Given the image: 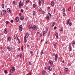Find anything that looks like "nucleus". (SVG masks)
<instances>
[{"label": "nucleus", "mask_w": 75, "mask_h": 75, "mask_svg": "<svg viewBox=\"0 0 75 75\" xmlns=\"http://www.w3.org/2000/svg\"><path fill=\"white\" fill-rule=\"evenodd\" d=\"M17 40H18V41H19V39H18V37H17Z\"/></svg>", "instance_id": "052dcab7"}, {"label": "nucleus", "mask_w": 75, "mask_h": 75, "mask_svg": "<svg viewBox=\"0 0 75 75\" xmlns=\"http://www.w3.org/2000/svg\"><path fill=\"white\" fill-rule=\"evenodd\" d=\"M8 40L9 41H10L11 40V38L10 37H8Z\"/></svg>", "instance_id": "bb28decb"}, {"label": "nucleus", "mask_w": 75, "mask_h": 75, "mask_svg": "<svg viewBox=\"0 0 75 75\" xmlns=\"http://www.w3.org/2000/svg\"><path fill=\"white\" fill-rule=\"evenodd\" d=\"M30 54H33V51H31L30 52Z\"/></svg>", "instance_id": "8fccbe9b"}, {"label": "nucleus", "mask_w": 75, "mask_h": 75, "mask_svg": "<svg viewBox=\"0 0 75 75\" xmlns=\"http://www.w3.org/2000/svg\"><path fill=\"white\" fill-rule=\"evenodd\" d=\"M63 27H62L61 28V29L60 30V31H63Z\"/></svg>", "instance_id": "4c0bfd02"}, {"label": "nucleus", "mask_w": 75, "mask_h": 75, "mask_svg": "<svg viewBox=\"0 0 75 75\" xmlns=\"http://www.w3.org/2000/svg\"><path fill=\"white\" fill-rule=\"evenodd\" d=\"M19 20H20V19L18 17H16L15 18V20L16 22H18V21H19Z\"/></svg>", "instance_id": "9b49d317"}, {"label": "nucleus", "mask_w": 75, "mask_h": 75, "mask_svg": "<svg viewBox=\"0 0 75 75\" xmlns=\"http://www.w3.org/2000/svg\"><path fill=\"white\" fill-rule=\"evenodd\" d=\"M32 29L33 30H37V27L36 26H35V25H34L33 27H32Z\"/></svg>", "instance_id": "39448f33"}, {"label": "nucleus", "mask_w": 75, "mask_h": 75, "mask_svg": "<svg viewBox=\"0 0 75 75\" xmlns=\"http://www.w3.org/2000/svg\"><path fill=\"white\" fill-rule=\"evenodd\" d=\"M69 26H71V25H72V23H71V22H70L69 23Z\"/></svg>", "instance_id": "7c9ffc66"}, {"label": "nucleus", "mask_w": 75, "mask_h": 75, "mask_svg": "<svg viewBox=\"0 0 75 75\" xmlns=\"http://www.w3.org/2000/svg\"><path fill=\"white\" fill-rule=\"evenodd\" d=\"M54 48H56V45L54 44Z\"/></svg>", "instance_id": "37998d69"}, {"label": "nucleus", "mask_w": 75, "mask_h": 75, "mask_svg": "<svg viewBox=\"0 0 75 75\" xmlns=\"http://www.w3.org/2000/svg\"><path fill=\"white\" fill-rule=\"evenodd\" d=\"M57 27L56 26H55V27H54V30H56V29H57Z\"/></svg>", "instance_id": "a18cd8bd"}, {"label": "nucleus", "mask_w": 75, "mask_h": 75, "mask_svg": "<svg viewBox=\"0 0 75 75\" xmlns=\"http://www.w3.org/2000/svg\"><path fill=\"white\" fill-rule=\"evenodd\" d=\"M47 31H48V28H47L46 29V32L47 33Z\"/></svg>", "instance_id": "49530a36"}, {"label": "nucleus", "mask_w": 75, "mask_h": 75, "mask_svg": "<svg viewBox=\"0 0 75 75\" xmlns=\"http://www.w3.org/2000/svg\"><path fill=\"white\" fill-rule=\"evenodd\" d=\"M68 11H70V10H71V6H70L68 9Z\"/></svg>", "instance_id": "ea45409f"}, {"label": "nucleus", "mask_w": 75, "mask_h": 75, "mask_svg": "<svg viewBox=\"0 0 75 75\" xmlns=\"http://www.w3.org/2000/svg\"><path fill=\"white\" fill-rule=\"evenodd\" d=\"M72 45L73 47L74 46V45H75V43H73L72 44Z\"/></svg>", "instance_id": "6e6d98bb"}, {"label": "nucleus", "mask_w": 75, "mask_h": 75, "mask_svg": "<svg viewBox=\"0 0 75 75\" xmlns=\"http://www.w3.org/2000/svg\"><path fill=\"white\" fill-rule=\"evenodd\" d=\"M48 14L50 16V17H51L52 15H51V13H50L48 12Z\"/></svg>", "instance_id": "72a5a7b5"}, {"label": "nucleus", "mask_w": 75, "mask_h": 75, "mask_svg": "<svg viewBox=\"0 0 75 75\" xmlns=\"http://www.w3.org/2000/svg\"><path fill=\"white\" fill-rule=\"evenodd\" d=\"M19 56H20V58H21V56H22V54L21 53H20L19 54Z\"/></svg>", "instance_id": "79ce46f5"}, {"label": "nucleus", "mask_w": 75, "mask_h": 75, "mask_svg": "<svg viewBox=\"0 0 75 75\" xmlns=\"http://www.w3.org/2000/svg\"><path fill=\"white\" fill-rule=\"evenodd\" d=\"M20 19L21 20H24V17L21 16V17Z\"/></svg>", "instance_id": "412c9836"}, {"label": "nucleus", "mask_w": 75, "mask_h": 75, "mask_svg": "<svg viewBox=\"0 0 75 75\" xmlns=\"http://www.w3.org/2000/svg\"><path fill=\"white\" fill-rule=\"evenodd\" d=\"M2 8H4V4H3L2 5Z\"/></svg>", "instance_id": "2f4dec72"}, {"label": "nucleus", "mask_w": 75, "mask_h": 75, "mask_svg": "<svg viewBox=\"0 0 75 75\" xmlns=\"http://www.w3.org/2000/svg\"><path fill=\"white\" fill-rule=\"evenodd\" d=\"M63 14L64 17H65V16H66V15L65 14V13H63Z\"/></svg>", "instance_id": "58836bf2"}, {"label": "nucleus", "mask_w": 75, "mask_h": 75, "mask_svg": "<svg viewBox=\"0 0 75 75\" xmlns=\"http://www.w3.org/2000/svg\"><path fill=\"white\" fill-rule=\"evenodd\" d=\"M39 33H40V31H38V32H37V35H38Z\"/></svg>", "instance_id": "de8ad7c7"}, {"label": "nucleus", "mask_w": 75, "mask_h": 75, "mask_svg": "<svg viewBox=\"0 0 75 75\" xmlns=\"http://www.w3.org/2000/svg\"><path fill=\"white\" fill-rule=\"evenodd\" d=\"M42 34L41 33V34H40V37H42Z\"/></svg>", "instance_id": "4d7b16f0"}, {"label": "nucleus", "mask_w": 75, "mask_h": 75, "mask_svg": "<svg viewBox=\"0 0 75 75\" xmlns=\"http://www.w3.org/2000/svg\"><path fill=\"white\" fill-rule=\"evenodd\" d=\"M46 72V71H45V70H43L42 71V74H43V75H45V74Z\"/></svg>", "instance_id": "2eb2a0df"}, {"label": "nucleus", "mask_w": 75, "mask_h": 75, "mask_svg": "<svg viewBox=\"0 0 75 75\" xmlns=\"http://www.w3.org/2000/svg\"><path fill=\"white\" fill-rule=\"evenodd\" d=\"M15 69H16V68L14 67H13L11 68V69H10V72L11 73H13V71H15Z\"/></svg>", "instance_id": "f257e3e1"}, {"label": "nucleus", "mask_w": 75, "mask_h": 75, "mask_svg": "<svg viewBox=\"0 0 75 75\" xmlns=\"http://www.w3.org/2000/svg\"><path fill=\"white\" fill-rule=\"evenodd\" d=\"M55 35H56V37L57 38H58V34H57V33L56 32H55Z\"/></svg>", "instance_id": "ddd939ff"}, {"label": "nucleus", "mask_w": 75, "mask_h": 75, "mask_svg": "<svg viewBox=\"0 0 75 75\" xmlns=\"http://www.w3.org/2000/svg\"><path fill=\"white\" fill-rule=\"evenodd\" d=\"M19 31L21 32L22 31V30H23V25H21L19 26Z\"/></svg>", "instance_id": "f03ea898"}, {"label": "nucleus", "mask_w": 75, "mask_h": 75, "mask_svg": "<svg viewBox=\"0 0 75 75\" xmlns=\"http://www.w3.org/2000/svg\"><path fill=\"white\" fill-rule=\"evenodd\" d=\"M19 16H21V13H19Z\"/></svg>", "instance_id": "0e129e2a"}, {"label": "nucleus", "mask_w": 75, "mask_h": 75, "mask_svg": "<svg viewBox=\"0 0 75 75\" xmlns=\"http://www.w3.org/2000/svg\"><path fill=\"white\" fill-rule=\"evenodd\" d=\"M4 72L5 74H7V70H4Z\"/></svg>", "instance_id": "a878e982"}, {"label": "nucleus", "mask_w": 75, "mask_h": 75, "mask_svg": "<svg viewBox=\"0 0 75 75\" xmlns=\"http://www.w3.org/2000/svg\"><path fill=\"white\" fill-rule=\"evenodd\" d=\"M21 3V1H20L19 2V8H21V6H23V2Z\"/></svg>", "instance_id": "20e7f679"}, {"label": "nucleus", "mask_w": 75, "mask_h": 75, "mask_svg": "<svg viewBox=\"0 0 75 75\" xmlns=\"http://www.w3.org/2000/svg\"><path fill=\"white\" fill-rule=\"evenodd\" d=\"M55 9H54V13H55Z\"/></svg>", "instance_id": "338daca9"}, {"label": "nucleus", "mask_w": 75, "mask_h": 75, "mask_svg": "<svg viewBox=\"0 0 75 75\" xmlns=\"http://www.w3.org/2000/svg\"><path fill=\"white\" fill-rule=\"evenodd\" d=\"M10 10H11L10 9V8H8L6 10V11L7 12H9V11H10Z\"/></svg>", "instance_id": "aec40b11"}, {"label": "nucleus", "mask_w": 75, "mask_h": 75, "mask_svg": "<svg viewBox=\"0 0 75 75\" xmlns=\"http://www.w3.org/2000/svg\"><path fill=\"white\" fill-rule=\"evenodd\" d=\"M69 50L70 51H71V50H72V47L71 46H70L69 47Z\"/></svg>", "instance_id": "6ab92c4d"}, {"label": "nucleus", "mask_w": 75, "mask_h": 75, "mask_svg": "<svg viewBox=\"0 0 75 75\" xmlns=\"http://www.w3.org/2000/svg\"><path fill=\"white\" fill-rule=\"evenodd\" d=\"M54 58L55 60H57L58 59V55L57 54H56L55 55Z\"/></svg>", "instance_id": "0eeeda50"}, {"label": "nucleus", "mask_w": 75, "mask_h": 75, "mask_svg": "<svg viewBox=\"0 0 75 75\" xmlns=\"http://www.w3.org/2000/svg\"><path fill=\"white\" fill-rule=\"evenodd\" d=\"M45 34V31H44L43 32V36H44V34Z\"/></svg>", "instance_id": "c85d7f7f"}, {"label": "nucleus", "mask_w": 75, "mask_h": 75, "mask_svg": "<svg viewBox=\"0 0 75 75\" xmlns=\"http://www.w3.org/2000/svg\"><path fill=\"white\" fill-rule=\"evenodd\" d=\"M50 32H49V35H48V36L50 37Z\"/></svg>", "instance_id": "3c124183"}, {"label": "nucleus", "mask_w": 75, "mask_h": 75, "mask_svg": "<svg viewBox=\"0 0 75 75\" xmlns=\"http://www.w3.org/2000/svg\"><path fill=\"white\" fill-rule=\"evenodd\" d=\"M47 69H48L49 71H51V70H52V68H51V67H47Z\"/></svg>", "instance_id": "6e6552de"}, {"label": "nucleus", "mask_w": 75, "mask_h": 75, "mask_svg": "<svg viewBox=\"0 0 75 75\" xmlns=\"http://www.w3.org/2000/svg\"><path fill=\"white\" fill-rule=\"evenodd\" d=\"M29 64L30 65H32V64H31V62H29Z\"/></svg>", "instance_id": "13d9d810"}, {"label": "nucleus", "mask_w": 75, "mask_h": 75, "mask_svg": "<svg viewBox=\"0 0 75 75\" xmlns=\"http://www.w3.org/2000/svg\"><path fill=\"white\" fill-rule=\"evenodd\" d=\"M37 55L36 57H37V56H38V51L37 52Z\"/></svg>", "instance_id": "bf43d9fd"}, {"label": "nucleus", "mask_w": 75, "mask_h": 75, "mask_svg": "<svg viewBox=\"0 0 75 75\" xmlns=\"http://www.w3.org/2000/svg\"><path fill=\"white\" fill-rule=\"evenodd\" d=\"M26 38L25 37H24V42H27V39H26Z\"/></svg>", "instance_id": "f3484780"}, {"label": "nucleus", "mask_w": 75, "mask_h": 75, "mask_svg": "<svg viewBox=\"0 0 75 75\" xmlns=\"http://www.w3.org/2000/svg\"><path fill=\"white\" fill-rule=\"evenodd\" d=\"M35 4H33V7H35Z\"/></svg>", "instance_id": "c9c22d12"}, {"label": "nucleus", "mask_w": 75, "mask_h": 75, "mask_svg": "<svg viewBox=\"0 0 75 75\" xmlns=\"http://www.w3.org/2000/svg\"><path fill=\"white\" fill-rule=\"evenodd\" d=\"M49 64H50V65L52 66V65H53V62L51 60H50L49 61Z\"/></svg>", "instance_id": "423d86ee"}, {"label": "nucleus", "mask_w": 75, "mask_h": 75, "mask_svg": "<svg viewBox=\"0 0 75 75\" xmlns=\"http://www.w3.org/2000/svg\"><path fill=\"white\" fill-rule=\"evenodd\" d=\"M29 36V35H28V34L25 33V35L24 37H25V38H28V37Z\"/></svg>", "instance_id": "1a4fd4ad"}, {"label": "nucleus", "mask_w": 75, "mask_h": 75, "mask_svg": "<svg viewBox=\"0 0 75 75\" xmlns=\"http://www.w3.org/2000/svg\"><path fill=\"white\" fill-rule=\"evenodd\" d=\"M4 33L5 34H7V30L6 29V28H5L4 29Z\"/></svg>", "instance_id": "9d476101"}, {"label": "nucleus", "mask_w": 75, "mask_h": 75, "mask_svg": "<svg viewBox=\"0 0 75 75\" xmlns=\"http://www.w3.org/2000/svg\"><path fill=\"white\" fill-rule=\"evenodd\" d=\"M54 4L55 3H54V2L53 1H52L51 2V5H52V6H54Z\"/></svg>", "instance_id": "f8f14e48"}, {"label": "nucleus", "mask_w": 75, "mask_h": 75, "mask_svg": "<svg viewBox=\"0 0 75 75\" xmlns=\"http://www.w3.org/2000/svg\"><path fill=\"white\" fill-rule=\"evenodd\" d=\"M69 47H71V43H70L69 44Z\"/></svg>", "instance_id": "5fc2aeb1"}, {"label": "nucleus", "mask_w": 75, "mask_h": 75, "mask_svg": "<svg viewBox=\"0 0 75 75\" xmlns=\"http://www.w3.org/2000/svg\"><path fill=\"white\" fill-rule=\"evenodd\" d=\"M9 23H10V22H9V21H6V25H7V24H8Z\"/></svg>", "instance_id": "b1692460"}, {"label": "nucleus", "mask_w": 75, "mask_h": 75, "mask_svg": "<svg viewBox=\"0 0 75 75\" xmlns=\"http://www.w3.org/2000/svg\"><path fill=\"white\" fill-rule=\"evenodd\" d=\"M29 1H30L29 0H27L25 2V4H26L27 3H28V2H29Z\"/></svg>", "instance_id": "e433bc0d"}, {"label": "nucleus", "mask_w": 75, "mask_h": 75, "mask_svg": "<svg viewBox=\"0 0 75 75\" xmlns=\"http://www.w3.org/2000/svg\"><path fill=\"white\" fill-rule=\"evenodd\" d=\"M68 70V68H66L65 69H64V70L66 72H67Z\"/></svg>", "instance_id": "393cba45"}, {"label": "nucleus", "mask_w": 75, "mask_h": 75, "mask_svg": "<svg viewBox=\"0 0 75 75\" xmlns=\"http://www.w3.org/2000/svg\"><path fill=\"white\" fill-rule=\"evenodd\" d=\"M11 23H13V19H12L11 21Z\"/></svg>", "instance_id": "c03bdc74"}, {"label": "nucleus", "mask_w": 75, "mask_h": 75, "mask_svg": "<svg viewBox=\"0 0 75 75\" xmlns=\"http://www.w3.org/2000/svg\"><path fill=\"white\" fill-rule=\"evenodd\" d=\"M43 51H44L43 50V49H42L41 50V52H40V55H42V54H43Z\"/></svg>", "instance_id": "a211bd4d"}, {"label": "nucleus", "mask_w": 75, "mask_h": 75, "mask_svg": "<svg viewBox=\"0 0 75 75\" xmlns=\"http://www.w3.org/2000/svg\"><path fill=\"white\" fill-rule=\"evenodd\" d=\"M69 20H70V19H69L67 22L66 24L67 25H68V24H69Z\"/></svg>", "instance_id": "5701e85b"}, {"label": "nucleus", "mask_w": 75, "mask_h": 75, "mask_svg": "<svg viewBox=\"0 0 75 75\" xmlns=\"http://www.w3.org/2000/svg\"><path fill=\"white\" fill-rule=\"evenodd\" d=\"M55 25V22H53V23L52 24V27H54V25Z\"/></svg>", "instance_id": "c756f323"}, {"label": "nucleus", "mask_w": 75, "mask_h": 75, "mask_svg": "<svg viewBox=\"0 0 75 75\" xmlns=\"http://www.w3.org/2000/svg\"><path fill=\"white\" fill-rule=\"evenodd\" d=\"M39 6H41V1L39 0Z\"/></svg>", "instance_id": "4be33fe9"}, {"label": "nucleus", "mask_w": 75, "mask_h": 75, "mask_svg": "<svg viewBox=\"0 0 75 75\" xmlns=\"http://www.w3.org/2000/svg\"><path fill=\"white\" fill-rule=\"evenodd\" d=\"M13 4H15V1H13Z\"/></svg>", "instance_id": "774afa93"}, {"label": "nucleus", "mask_w": 75, "mask_h": 75, "mask_svg": "<svg viewBox=\"0 0 75 75\" xmlns=\"http://www.w3.org/2000/svg\"><path fill=\"white\" fill-rule=\"evenodd\" d=\"M27 47H30V46L28 44H27Z\"/></svg>", "instance_id": "e2e57ef3"}, {"label": "nucleus", "mask_w": 75, "mask_h": 75, "mask_svg": "<svg viewBox=\"0 0 75 75\" xmlns=\"http://www.w3.org/2000/svg\"><path fill=\"white\" fill-rule=\"evenodd\" d=\"M0 47H1V50L3 49V46L2 45H1Z\"/></svg>", "instance_id": "603ef678"}, {"label": "nucleus", "mask_w": 75, "mask_h": 75, "mask_svg": "<svg viewBox=\"0 0 75 75\" xmlns=\"http://www.w3.org/2000/svg\"><path fill=\"white\" fill-rule=\"evenodd\" d=\"M33 16H35V11H33Z\"/></svg>", "instance_id": "cd10ccee"}, {"label": "nucleus", "mask_w": 75, "mask_h": 75, "mask_svg": "<svg viewBox=\"0 0 75 75\" xmlns=\"http://www.w3.org/2000/svg\"><path fill=\"white\" fill-rule=\"evenodd\" d=\"M21 12H24V10L23 9H22L21 10Z\"/></svg>", "instance_id": "a19ab883"}, {"label": "nucleus", "mask_w": 75, "mask_h": 75, "mask_svg": "<svg viewBox=\"0 0 75 75\" xmlns=\"http://www.w3.org/2000/svg\"><path fill=\"white\" fill-rule=\"evenodd\" d=\"M68 65H69L70 66H71V64H70L69 63H68Z\"/></svg>", "instance_id": "680f3d73"}, {"label": "nucleus", "mask_w": 75, "mask_h": 75, "mask_svg": "<svg viewBox=\"0 0 75 75\" xmlns=\"http://www.w3.org/2000/svg\"><path fill=\"white\" fill-rule=\"evenodd\" d=\"M6 11L5 10H3L2 11L1 13V15L2 16H3V15H4L6 13Z\"/></svg>", "instance_id": "7ed1b4c3"}, {"label": "nucleus", "mask_w": 75, "mask_h": 75, "mask_svg": "<svg viewBox=\"0 0 75 75\" xmlns=\"http://www.w3.org/2000/svg\"><path fill=\"white\" fill-rule=\"evenodd\" d=\"M29 29H30V30H31V29L32 28V26L31 25H30L29 26Z\"/></svg>", "instance_id": "dca6fc26"}, {"label": "nucleus", "mask_w": 75, "mask_h": 75, "mask_svg": "<svg viewBox=\"0 0 75 75\" xmlns=\"http://www.w3.org/2000/svg\"><path fill=\"white\" fill-rule=\"evenodd\" d=\"M47 20H49V19H50V16L49 15H47Z\"/></svg>", "instance_id": "f704fd0d"}, {"label": "nucleus", "mask_w": 75, "mask_h": 75, "mask_svg": "<svg viewBox=\"0 0 75 75\" xmlns=\"http://www.w3.org/2000/svg\"><path fill=\"white\" fill-rule=\"evenodd\" d=\"M63 12H65V8H64L63 9Z\"/></svg>", "instance_id": "864d4df0"}, {"label": "nucleus", "mask_w": 75, "mask_h": 75, "mask_svg": "<svg viewBox=\"0 0 75 75\" xmlns=\"http://www.w3.org/2000/svg\"><path fill=\"white\" fill-rule=\"evenodd\" d=\"M9 12H10V13H11V10H10V11H9Z\"/></svg>", "instance_id": "69168bd1"}, {"label": "nucleus", "mask_w": 75, "mask_h": 75, "mask_svg": "<svg viewBox=\"0 0 75 75\" xmlns=\"http://www.w3.org/2000/svg\"><path fill=\"white\" fill-rule=\"evenodd\" d=\"M7 48L8 50V51H11V47L9 46H8L7 47Z\"/></svg>", "instance_id": "4468645a"}, {"label": "nucleus", "mask_w": 75, "mask_h": 75, "mask_svg": "<svg viewBox=\"0 0 75 75\" xmlns=\"http://www.w3.org/2000/svg\"><path fill=\"white\" fill-rule=\"evenodd\" d=\"M25 9H26V10H28V9H29V7L28 6H26Z\"/></svg>", "instance_id": "473e14b6"}, {"label": "nucleus", "mask_w": 75, "mask_h": 75, "mask_svg": "<svg viewBox=\"0 0 75 75\" xmlns=\"http://www.w3.org/2000/svg\"><path fill=\"white\" fill-rule=\"evenodd\" d=\"M21 49H22V50L23 51V46H22V47H21Z\"/></svg>", "instance_id": "09e8293b"}]
</instances>
